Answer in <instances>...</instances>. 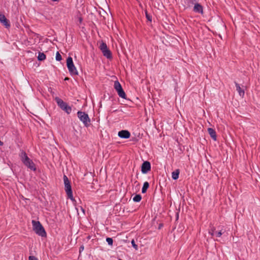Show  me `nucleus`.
<instances>
[{"mask_svg":"<svg viewBox=\"0 0 260 260\" xmlns=\"http://www.w3.org/2000/svg\"><path fill=\"white\" fill-rule=\"evenodd\" d=\"M21 160L23 163L27 168L33 171L36 170L35 165L31 159H30L27 155L26 152L24 151H22L20 154Z\"/></svg>","mask_w":260,"mask_h":260,"instance_id":"1","label":"nucleus"},{"mask_svg":"<svg viewBox=\"0 0 260 260\" xmlns=\"http://www.w3.org/2000/svg\"><path fill=\"white\" fill-rule=\"evenodd\" d=\"M32 224L33 230L36 234L41 236L42 237H46L47 234L45 230L40 221L33 220H32Z\"/></svg>","mask_w":260,"mask_h":260,"instance_id":"2","label":"nucleus"},{"mask_svg":"<svg viewBox=\"0 0 260 260\" xmlns=\"http://www.w3.org/2000/svg\"><path fill=\"white\" fill-rule=\"evenodd\" d=\"M63 181L64 184V189L69 199L74 200L73 192L70 182L66 175L63 176Z\"/></svg>","mask_w":260,"mask_h":260,"instance_id":"3","label":"nucleus"},{"mask_svg":"<svg viewBox=\"0 0 260 260\" xmlns=\"http://www.w3.org/2000/svg\"><path fill=\"white\" fill-rule=\"evenodd\" d=\"M77 116L85 127H88L90 125V119L85 112L79 111L77 112Z\"/></svg>","mask_w":260,"mask_h":260,"instance_id":"4","label":"nucleus"},{"mask_svg":"<svg viewBox=\"0 0 260 260\" xmlns=\"http://www.w3.org/2000/svg\"><path fill=\"white\" fill-rule=\"evenodd\" d=\"M55 101L57 103L58 106L68 114H70L72 111V108L66 102H63L58 97L55 98Z\"/></svg>","mask_w":260,"mask_h":260,"instance_id":"5","label":"nucleus"},{"mask_svg":"<svg viewBox=\"0 0 260 260\" xmlns=\"http://www.w3.org/2000/svg\"><path fill=\"white\" fill-rule=\"evenodd\" d=\"M67 66L71 74L78 75V71L74 66L73 59L71 56L68 57L67 59Z\"/></svg>","mask_w":260,"mask_h":260,"instance_id":"6","label":"nucleus"},{"mask_svg":"<svg viewBox=\"0 0 260 260\" xmlns=\"http://www.w3.org/2000/svg\"><path fill=\"white\" fill-rule=\"evenodd\" d=\"M100 48L103 53V54L108 59L112 58V53L110 50L108 48L107 45L105 43L103 42L100 46Z\"/></svg>","mask_w":260,"mask_h":260,"instance_id":"7","label":"nucleus"},{"mask_svg":"<svg viewBox=\"0 0 260 260\" xmlns=\"http://www.w3.org/2000/svg\"><path fill=\"white\" fill-rule=\"evenodd\" d=\"M151 169V164L148 161H144L141 166V172L143 174L147 173Z\"/></svg>","mask_w":260,"mask_h":260,"instance_id":"8","label":"nucleus"},{"mask_svg":"<svg viewBox=\"0 0 260 260\" xmlns=\"http://www.w3.org/2000/svg\"><path fill=\"white\" fill-rule=\"evenodd\" d=\"M118 136L123 139H128L131 137V133L127 130H122L118 132Z\"/></svg>","mask_w":260,"mask_h":260,"instance_id":"9","label":"nucleus"},{"mask_svg":"<svg viewBox=\"0 0 260 260\" xmlns=\"http://www.w3.org/2000/svg\"><path fill=\"white\" fill-rule=\"evenodd\" d=\"M0 22L6 27L10 26L9 20L6 18L5 16L0 13Z\"/></svg>","mask_w":260,"mask_h":260,"instance_id":"10","label":"nucleus"},{"mask_svg":"<svg viewBox=\"0 0 260 260\" xmlns=\"http://www.w3.org/2000/svg\"><path fill=\"white\" fill-rule=\"evenodd\" d=\"M209 233L212 236H215L216 237H220L223 234L221 230H220L218 232L215 231V228L214 227H212L211 229L209 231Z\"/></svg>","mask_w":260,"mask_h":260,"instance_id":"11","label":"nucleus"},{"mask_svg":"<svg viewBox=\"0 0 260 260\" xmlns=\"http://www.w3.org/2000/svg\"><path fill=\"white\" fill-rule=\"evenodd\" d=\"M193 10L196 13L200 14L203 13V8L202 6L199 3H196L194 4Z\"/></svg>","mask_w":260,"mask_h":260,"instance_id":"12","label":"nucleus"},{"mask_svg":"<svg viewBox=\"0 0 260 260\" xmlns=\"http://www.w3.org/2000/svg\"><path fill=\"white\" fill-rule=\"evenodd\" d=\"M235 83L236 87V90L238 91L239 95L243 98L245 94V91L244 89L241 88L240 85L236 82H235Z\"/></svg>","mask_w":260,"mask_h":260,"instance_id":"13","label":"nucleus"},{"mask_svg":"<svg viewBox=\"0 0 260 260\" xmlns=\"http://www.w3.org/2000/svg\"><path fill=\"white\" fill-rule=\"evenodd\" d=\"M208 132L210 136V137L212 138L214 141L216 140V133L215 131L212 128H208Z\"/></svg>","mask_w":260,"mask_h":260,"instance_id":"14","label":"nucleus"},{"mask_svg":"<svg viewBox=\"0 0 260 260\" xmlns=\"http://www.w3.org/2000/svg\"><path fill=\"white\" fill-rule=\"evenodd\" d=\"M116 91L117 92L118 95L120 98L124 99H126V94H125V92L124 91V90H123L122 87L120 88V89H118V90H117Z\"/></svg>","mask_w":260,"mask_h":260,"instance_id":"15","label":"nucleus"},{"mask_svg":"<svg viewBox=\"0 0 260 260\" xmlns=\"http://www.w3.org/2000/svg\"><path fill=\"white\" fill-rule=\"evenodd\" d=\"M180 173V170L179 169H176L172 173V178L174 180H177L179 178V175Z\"/></svg>","mask_w":260,"mask_h":260,"instance_id":"16","label":"nucleus"},{"mask_svg":"<svg viewBox=\"0 0 260 260\" xmlns=\"http://www.w3.org/2000/svg\"><path fill=\"white\" fill-rule=\"evenodd\" d=\"M197 0H185V3L187 6V8H190L193 6V5H194L196 4Z\"/></svg>","mask_w":260,"mask_h":260,"instance_id":"17","label":"nucleus"},{"mask_svg":"<svg viewBox=\"0 0 260 260\" xmlns=\"http://www.w3.org/2000/svg\"><path fill=\"white\" fill-rule=\"evenodd\" d=\"M149 186V184L148 182H145L143 184V187L142 188V193H144L146 192L147 189Z\"/></svg>","mask_w":260,"mask_h":260,"instance_id":"18","label":"nucleus"},{"mask_svg":"<svg viewBox=\"0 0 260 260\" xmlns=\"http://www.w3.org/2000/svg\"><path fill=\"white\" fill-rule=\"evenodd\" d=\"M46 59V55L43 52H39L38 56V59L39 61H43Z\"/></svg>","mask_w":260,"mask_h":260,"instance_id":"19","label":"nucleus"},{"mask_svg":"<svg viewBox=\"0 0 260 260\" xmlns=\"http://www.w3.org/2000/svg\"><path fill=\"white\" fill-rule=\"evenodd\" d=\"M114 87L116 91L122 87L121 84L118 81L114 82Z\"/></svg>","mask_w":260,"mask_h":260,"instance_id":"20","label":"nucleus"},{"mask_svg":"<svg viewBox=\"0 0 260 260\" xmlns=\"http://www.w3.org/2000/svg\"><path fill=\"white\" fill-rule=\"evenodd\" d=\"M142 199V197L140 194H137L133 198V201L135 202H139Z\"/></svg>","mask_w":260,"mask_h":260,"instance_id":"21","label":"nucleus"},{"mask_svg":"<svg viewBox=\"0 0 260 260\" xmlns=\"http://www.w3.org/2000/svg\"><path fill=\"white\" fill-rule=\"evenodd\" d=\"M106 241L109 245L112 246L113 245V240L111 238H107Z\"/></svg>","mask_w":260,"mask_h":260,"instance_id":"22","label":"nucleus"},{"mask_svg":"<svg viewBox=\"0 0 260 260\" xmlns=\"http://www.w3.org/2000/svg\"><path fill=\"white\" fill-rule=\"evenodd\" d=\"M55 58L57 61H60L61 60L62 57L58 52H57Z\"/></svg>","mask_w":260,"mask_h":260,"instance_id":"23","label":"nucleus"},{"mask_svg":"<svg viewBox=\"0 0 260 260\" xmlns=\"http://www.w3.org/2000/svg\"><path fill=\"white\" fill-rule=\"evenodd\" d=\"M131 243H132V246L136 250H138V245L135 243V242L134 240H132Z\"/></svg>","mask_w":260,"mask_h":260,"instance_id":"24","label":"nucleus"},{"mask_svg":"<svg viewBox=\"0 0 260 260\" xmlns=\"http://www.w3.org/2000/svg\"><path fill=\"white\" fill-rule=\"evenodd\" d=\"M145 14H146V17L147 20H149V21H152L151 16L150 15H149L147 12H146Z\"/></svg>","mask_w":260,"mask_h":260,"instance_id":"25","label":"nucleus"},{"mask_svg":"<svg viewBox=\"0 0 260 260\" xmlns=\"http://www.w3.org/2000/svg\"><path fill=\"white\" fill-rule=\"evenodd\" d=\"M28 260H38V259L35 256H29L28 257Z\"/></svg>","mask_w":260,"mask_h":260,"instance_id":"26","label":"nucleus"},{"mask_svg":"<svg viewBox=\"0 0 260 260\" xmlns=\"http://www.w3.org/2000/svg\"><path fill=\"white\" fill-rule=\"evenodd\" d=\"M84 249V246L82 245L81 246H80V248H79V251L80 252H81L82 251H83Z\"/></svg>","mask_w":260,"mask_h":260,"instance_id":"27","label":"nucleus"},{"mask_svg":"<svg viewBox=\"0 0 260 260\" xmlns=\"http://www.w3.org/2000/svg\"><path fill=\"white\" fill-rule=\"evenodd\" d=\"M80 207V209L81 210V211L83 212V213L84 214L85 213V210L82 207Z\"/></svg>","mask_w":260,"mask_h":260,"instance_id":"28","label":"nucleus"},{"mask_svg":"<svg viewBox=\"0 0 260 260\" xmlns=\"http://www.w3.org/2000/svg\"><path fill=\"white\" fill-rule=\"evenodd\" d=\"M3 145V143L1 141H0V145Z\"/></svg>","mask_w":260,"mask_h":260,"instance_id":"29","label":"nucleus"}]
</instances>
